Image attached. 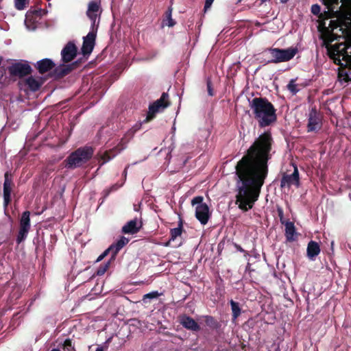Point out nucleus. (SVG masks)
I'll list each match as a JSON object with an SVG mask.
<instances>
[{
	"instance_id": "c756f323",
	"label": "nucleus",
	"mask_w": 351,
	"mask_h": 351,
	"mask_svg": "<svg viewBox=\"0 0 351 351\" xmlns=\"http://www.w3.org/2000/svg\"><path fill=\"white\" fill-rule=\"evenodd\" d=\"M28 3V0H14L15 8L19 10H23Z\"/></svg>"
},
{
	"instance_id": "37998d69",
	"label": "nucleus",
	"mask_w": 351,
	"mask_h": 351,
	"mask_svg": "<svg viewBox=\"0 0 351 351\" xmlns=\"http://www.w3.org/2000/svg\"><path fill=\"white\" fill-rule=\"evenodd\" d=\"M51 351H60V350L59 349L54 348V349H52Z\"/></svg>"
},
{
	"instance_id": "6e6552de",
	"label": "nucleus",
	"mask_w": 351,
	"mask_h": 351,
	"mask_svg": "<svg viewBox=\"0 0 351 351\" xmlns=\"http://www.w3.org/2000/svg\"><path fill=\"white\" fill-rule=\"evenodd\" d=\"M168 98V94L164 93L159 99L156 100L154 104L149 106L147 117V121L152 119L156 113L163 110L169 106Z\"/></svg>"
},
{
	"instance_id": "a211bd4d",
	"label": "nucleus",
	"mask_w": 351,
	"mask_h": 351,
	"mask_svg": "<svg viewBox=\"0 0 351 351\" xmlns=\"http://www.w3.org/2000/svg\"><path fill=\"white\" fill-rule=\"evenodd\" d=\"M99 12V4L96 1H91L89 3L88 6V10L86 14L90 20L93 23V25H95L98 14Z\"/></svg>"
},
{
	"instance_id": "c03bdc74",
	"label": "nucleus",
	"mask_w": 351,
	"mask_h": 351,
	"mask_svg": "<svg viewBox=\"0 0 351 351\" xmlns=\"http://www.w3.org/2000/svg\"><path fill=\"white\" fill-rule=\"evenodd\" d=\"M3 0H0V3Z\"/></svg>"
},
{
	"instance_id": "f3484780",
	"label": "nucleus",
	"mask_w": 351,
	"mask_h": 351,
	"mask_svg": "<svg viewBox=\"0 0 351 351\" xmlns=\"http://www.w3.org/2000/svg\"><path fill=\"white\" fill-rule=\"evenodd\" d=\"M142 226V223L138 219H134L128 221L122 228V232L125 234H135L138 232Z\"/></svg>"
},
{
	"instance_id": "4468645a",
	"label": "nucleus",
	"mask_w": 351,
	"mask_h": 351,
	"mask_svg": "<svg viewBox=\"0 0 351 351\" xmlns=\"http://www.w3.org/2000/svg\"><path fill=\"white\" fill-rule=\"evenodd\" d=\"M9 71L13 75L23 77L31 72V67L27 62H16L9 68Z\"/></svg>"
},
{
	"instance_id": "f8f14e48",
	"label": "nucleus",
	"mask_w": 351,
	"mask_h": 351,
	"mask_svg": "<svg viewBox=\"0 0 351 351\" xmlns=\"http://www.w3.org/2000/svg\"><path fill=\"white\" fill-rule=\"evenodd\" d=\"M299 172L298 168L294 167V171L291 174H285L281 180L282 188H290L291 186H299Z\"/></svg>"
},
{
	"instance_id": "4be33fe9",
	"label": "nucleus",
	"mask_w": 351,
	"mask_h": 351,
	"mask_svg": "<svg viewBox=\"0 0 351 351\" xmlns=\"http://www.w3.org/2000/svg\"><path fill=\"white\" fill-rule=\"evenodd\" d=\"M320 252L319 244L315 241H310L307 246V256L311 260H314Z\"/></svg>"
},
{
	"instance_id": "20e7f679",
	"label": "nucleus",
	"mask_w": 351,
	"mask_h": 351,
	"mask_svg": "<svg viewBox=\"0 0 351 351\" xmlns=\"http://www.w3.org/2000/svg\"><path fill=\"white\" fill-rule=\"evenodd\" d=\"M93 154L91 147L80 148L68 157L66 167L70 169L80 167L92 157Z\"/></svg>"
},
{
	"instance_id": "ddd939ff",
	"label": "nucleus",
	"mask_w": 351,
	"mask_h": 351,
	"mask_svg": "<svg viewBox=\"0 0 351 351\" xmlns=\"http://www.w3.org/2000/svg\"><path fill=\"white\" fill-rule=\"evenodd\" d=\"M44 82L42 77L29 76L21 81V84L31 91L38 90Z\"/></svg>"
},
{
	"instance_id": "c9c22d12",
	"label": "nucleus",
	"mask_w": 351,
	"mask_h": 351,
	"mask_svg": "<svg viewBox=\"0 0 351 351\" xmlns=\"http://www.w3.org/2000/svg\"><path fill=\"white\" fill-rule=\"evenodd\" d=\"M158 295V292H156H156H152V293H149L145 294L144 295V299H145V298H149V299L155 298Z\"/></svg>"
},
{
	"instance_id": "2eb2a0df",
	"label": "nucleus",
	"mask_w": 351,
	"mask_h": 351,
	"mask_svg": "<svg viewBox=\"0 0 351 351\" xmlns=\"http://www.w3.org/2000/svg\"><path fill=\"white\" fill-rule=\"evenodd\" d=\"M96 34L94 32H90L84 37L83 45L82 47V53L84 56L89 55L92 52L95 40Z\"/></svg>"
},
{
	"instance_id": "5701e85b",
	"label": "nucleus",
	"mask_w": 351,
	"mask_h": 351,
	"mask_svg": "<svg viewBox=\"0 0 351 351\" xmlns=\"http://www.w3.org/2000/svg\"><path fill=\"white\" fill-rule=\"evenodd\" d=\"M180 323L184 328L187 329L192 330H197L199 329V326L197 322L193 319L188 316L182 317L181 318Z\"/></svg>"
},
{
	"instance_id": "aec40b11",
	"label": "nucleus",
	"mask_w": 351,
	"mask_h": 351,
	"mask_svg": "<svg viewBox=\"0 0 351 351\" xmlns=\"http://www.w3.org/2000/svg\"><path fill=\"white\" fill-rule=\"evenodd\" d=\"M129 242V239L121 237L115 243L109 247L112 253V258H114L117 254Z\"/></svg>"
},
{
	"instance_id": "9b49d317",
	"label": "nucleus",
	"mask_w": 351,
	"mask_h": 351,
	"mask_svg": "<svg viewBox=\"0 0 351 351\" xmlns=\"http://www.w3.org/2000/svg\"><path fill=\"white\" fill-rule=\"evenodd\" d=\"M42 10L28 11L25 14V25L29 30H34L41 17Z\"/></svg>"
},
{
	"instance_id": "39448f33",
	"label": "nucleus",
	"mask_w": 351,
	"mask_h": 351,
	"mask_svg": "<svg viewBox=\"0 0 351 351\" xmlns=\"http://www.w3.org/2000/svg\"><path fill=\"white\" fill-rule=\"evenodd\" d=\"M324 6L328 9V14L332 13L337 17H341L346 14H349L348 10H351V0H321Z\"/></svg>"
},
{
	"instance_id": "f704fd0d",
	"label": "nucleus",
	"mask_w": 351,
	"mask_h": 351,
	"mask_svg": "<svg viewBox=\"0 0 351 351\" xmlns=\"http://www.w3.org/2000/svg\"><path fill=\"white\" fill-rule=\"evenodd\" d=\"M167 21H168L167 25L169 27H172L175 25V23L173 22V21L171 18V10H169L167 12Z\"/></svg>"
},
{
	"instance_id": "b1692460",
	"label": "nucleus",
	"mask_w": 351,
	"mask_h": 351,
	"mask_svg": "<svg viewBox=\"0 0 351 351\" xmlns=\"http://www.w3.org/2000/svg\"><path fill=\"white\" fill-rule=\"evenodd\" d=\"M285 235L288 241H293L295 239V229L293 222L287 221L285 223Z\"/></svg>"
},
{
	"instance_id": "f03ea898",
	"label": "nucleus",
	"mask_w": 351,
	"mask_h": 351,
	"mask_svg": "<svg viewBox=\"0 0 351 351\" xmlns=\"http://www.w3.org/2000/svg\"><path fill=\"white\" fill-rule=\"evenodd\" d=\"M324 13H320L321 8L318 4L311 6V12L319 17V29L321 32V37L327 49L329 57L333 60L335 64L342 66H351V43L346 42H338L334 45L332 41L337 39L333 31L338 27L341 29V26L351 24V10H348V16L337 17L330 13L328 14V9L325 6Z\"/></svg>"
},
{
	"instance_id": "393cba45",
	"label": "nucleus",
	"mask_w": 351,
	"mask_h": 351,
	"mask_svg": "<svg viewBox=\"0 0 351 351\" xmlns=\"http://www.w3.org/2000/svg\"><path fill=\"white\" fill-rule=\"evenodd\" d=\"M123 149V146H121V147L119 148L118 152H115L114 150H110L109 152H106L105 153L102 154L101 156V159L103 160L102 164H104L109 160H110L112 158H114L118 152H119L121 149Z\"/></svg>"
},
{
	"instance_id": "f257e3e1",
	"label": "nucleus",
	"mask_w": 351,
	"mask_h": 351,
	"mask_svg": "<svg viewBox=\"0 0 351 351\" xmlns=\"http://www.w3.org/2000/svg\"><path fill=\"white\" fill-rule=\"evenodd\" d=\"M271 143L270 133L265 132L260 135L236 166L238 178L236 203L243 211L251 209L258 200L267 174V162Z\"/></svg>"
},
{
	"instance_id": "9d476101",
	"label": "nucleus",
	"mask_w": 351,
	"mask_h": 351,
	"mask_svg": "<svg viewBox=\"0 0 351 351\" xmlns=\"http://www.w3.org/2000/svg\"><path fill=\"white\" fill-rule=\"evenodd\" d=\"M29 212L25 211L23 213L21 221H20V230L19 232V235L17 237V241L19 243L23 241L29 230L30 228V219H29Z\"/></svg>"
},
{
	"instance_id": "473e14b6",
	"label": "nucleus",
	"mask_w": 351,
	"mask_h": 351,
	"mask_svg": "<svg viewBox=\"0 0 351 351\" xmlns=\"http://www.w3.org/2000/svg\"><path fill=\"white\" fill-rule=\"evenodd\" d=\"M141 127V125H136L134 128H132L130 130H129L127 134H125V138H127V141H128L130 138H131L132 137V136L134 135V132L136 131H137Z\"/></svg>"
},
{
	"instance_id": "72a5a7b5",
	"label": "nucleus",
	"mask_w": 351,
	"mask_h": 351,
	"mask_svg": "<svg viewBox=\"0 0 351 351\" xmlns=\"http://www.w3.org/2000/svg\"><path fill=\"white\" fill-rule=\"evenodd\" d=\"M109 265H110V263L108 262L106 264H105L104 266H101L97 271V275H99V276L104 275L105 274V272L107 271V269H108Z\"/></svg>"
},
{
	"instance_id": "e433bc0d",
	"label": "nucleus",
	"mask_w": 351,
	"mask_h": 351,
	"mask_svg": "<svg viewBox=\"0 0 351 351\" xmlns=\"http://www.w3.org/2000/svg\"><path fill=\"white\" fill-rule=\"evenodd\" d=\"M207 88H208V93L210 96H213L214 95L213 90L211 87V84L210 81H208L207 82Z\"/></svg>"
},
{
	"instance_id": "1a4fd4ad",
	"label": "nucleus",
	"mask_w": 351,
	"mask_h": 351,
	"mask_svg": "<svg viewBox=\"0 0 351 351\" xmlns=\"http://www.w3.org/2000/svg\"><path fill=\"white\" fill-rule=\"evenodd\" d=\"M322 125L321 114L315 108H312L308 114V132L318 131L321 128Z\"/></svg>"
},
{
	"instance_id": "4c0bfd02",
	"label": "nucleus",
	"mask_w": 351,
	"mask_h": 351,
	"mask_svg": "<svg viewBox=\"0 0 351 351\" xmlns=\"http://www.w3.org/2000/svg\"><path fill=\"white\" fill-rule=\"evenodd\" d=\"M109 252H111L110 250H109V248L107 249L103 254H101L98 258H97V261H101L107 254Z\"/></svg>"
},
{
	"instance_id": "7c9ffc66",
	"label": "nucleus",
	"mask_w": 351,
	"mask_h": 351,
	"mask_svg": "<svg viewBox=\"0 0 351 351\" xmlns=\"http://www.w3.org/2000/svg\"><path fill=\"white\" fill-rule=\"evenodd\" d=\"M339 77L341 80H343L345 82L351 81V71H341L339 73Z\"/></svg>"
},
{
	"instance_id": "6ab92c4d",
	"label": "nucleus",
	"mask_w": 351,
	"mask_h": 351,
	"mask_svg": "<svg viewBox=\"0 0 351 351\" xmlns=\"http://www.w3.org/2000/svg\"><path fill=\"white\" fill-rule=\"evenodd\" d=\"M12 191V182L9 178L8 173H5V181L3 184V199L4 205L7 206L10 201V195Z\"/></svg>"
},
{
	"instance_id": "7ed1b4c3",
	"label": "nucleus",
	"mask_w": 351,
	"mask_h": 351,
	"mask_svg": "<svg viewBox=\"0 0 351 351\" xmlns=\"http://www.w3.org/2000/svg\"><path fill=\"white\" fill-rule=\"evenodd\" d=\"M250 106L261 127L268 126L276 121V110L266 99L254 98Z\"/></svg>"
},
{
	"instance_id": "0eeeda50",
	"label": "nucleus",
	"mask_w": 351,
	"mask_h": 351,
	"mask_svg": "<svg viewBox=\"0 0 351 351\" xmlns=\"http://www.w3.org/2000/svg\"><path fill=\"white\" fill-rule=\"evenodd\" d=\"M298 49L295 47H290L285 49H271L270 53L272 57V62L278 63L287 62L291 60L297 53Z\"/></svg>"
},
{
	"instance_id": "58836bf2",
	"label": "nucleus",
	"mask_w": 351,
	"mask_h": 351,
	"mask_svg": "<svg viewBox=\"0 0 351 351\" xmlns=\"http://www.w3.org/2000/svg\"><path fill=\"white\" fill-rule=\"evenodd\" d=\"M214 0H206L205 5H204V9L207 10L210 8L212 3H213Z\"/></svg>"
},
{
	"instance_id": "c85d7f7f",
	"label": "nucleus",
	"mask_w": 351,
	"mask_h": 351,
	"mask_svg": "<svg viewBox=\"0 0 351 351\" xmlns=\"http://www.w3.org/2000/svg\"><path fill=\"white\" fill-rule=\"evenodd\" d=\"M182 234V227L175 228L171 230V239L166 245H169L171 241H174L178 237H180Z\"/></svg>"
},
{
	"instance_id": "ea45409f",
	"label": "nucleus",
	"mask_w": 351,
	"mask_h": 351,
	"mask_svg": "<svg viewBox=\"0 0 351 351\" xmlns=\"http://www.w3.org/2000/svg\"><path fill=\"white\" fill-rule=\"evenodd\" d=\"M278 213H279V217H280V220H282V216H283V212L281 209H279Z\"/></svg>"
},
{
	"instance_id": "dca6fc26",
	"label": "nucleus",
	"mask_w": 351,
	"mask_h": 351,
	"mask_svg": "<svg viewBox=\"0 0 351 351\" xmlns=\"http://www.w3.org/2000/svg\"><path fill=\"white\" fill-rule=\"evenodd\" d=\"M62 59L64 62L72 61L77 54V48L74 43H69L62 50Z\"/></svg>"
},
{
	"instance_id": "a878e982",
	"label": "nucleus",
	"mask_w": 351,
	"mask_h": 351,
	"mask_svg": "<svg viewBox=\"0 0 351 351\" xmlns=\"http://www.w3.org/2000/svg\"><path fill=\"white\" fill-rule=\"evenodd\" d=\"M288 90L293 95L300 90V86L296 84V80L291 79L287 86Z\"/></svg>"
},
{
	"instance_id": "bb28decb",
	"label": "nucleus",
	"mask_w": 351,
	"mask_h": 351,
	"mask_svg": "<svg viewBox=\"0 0 351 351\" xmlns=\"http://www.w3.org/2000/svg\"><path fill=\"white\" fill-rule=\"evenodd\" d=\"M71 71L69 65L62 64L55 69V73L58 76H63Z\"/></svg>"
},
{
	"instance_id": "79ce46f5",
	"label": "nucleus",
	"mask_w": 351,
	"mask_h": 351,
	"mask_svg": "<svg viewBox=\"0 0 351 351\" xmlns=\"http://www.w3.org/2000/svg\"><path fill=\"white\" fill-rule=\"evenodd\" d=\"M281 3H286L289 0H280Z\"/></svg>"
},
{
	"instance_id": "412c9836",
	"label": "nucleus",
	"mask_w": 351,
	"mask_h": 351,
	"mask_svg": "<svg viewBox=\"0 0 351 351\" xmlns=\"http://www.w3.org/2000/svg\"><path fill=\"white\" fill-rule=\"evenodd\" d=\"M55 66V64L51 59L45 58L41 60H39L36 63V67L40 73H45L51 69H53Z\"/></svg>"
},
{
	"instance_id": "423d86ee",
	"label": "nucleus",
	"mask_w": 351,
	"mask_h": 351,
	"mask_svg": "<svg viewBox=\"0 0 351 351\" xmlns=\"http://www.w3.org/2000/svg\"><path fill=\"white\" fill-rule=\"evenodd\" d=\"M191 204L195 206V217L202 225H206L210 217V213L208 206L204 202L202 196H196L191 200Z\"/></svg>"
},
{
	"instance_id": "a19ab883",
	"label": "nucleus",
	"mask_w": 351,
	"mask_h": 351,
	"mask_svg": "<svg viewBox=\"0 0 351 351\" xmlns=\"http://www.w3.org/2000/svg\"><path fill=\"white\" fill-rule=\"evenodd\" d=\"M95 351H104V349L101 347H98Z\"/></svg>"
},
{
	"instance_id": "cd10ccee",
	"label": "nucleus",
	"mask_w": 351,
	"mask_h": 351,
	"mask_svg": "<svg viewBox=\"0 0 351 351\" xmlns=\"http://www.w3.org/2000/svg\"><path fill=\"white\" fill-rule=\"evenodd\" d=\"M231 309L232 311V316L234 319H236L241 314V308L239 307V303L231 300L230 301Z\"/></svg>"
},
{
	"instance_id": "2f4dec72",
	"label": "nucleus",
	"mask_w": 351,
	"mask_h": 351,
	"mask_svg": "<svg viewBox=\"0 0 351 351\" xmlns=\"http://www.w3.org/2000/svg\"><path fill=\"white\" fill-rule=\"evenodd\" d=\"M63 349L64 351H73V346L70 339H66L63 344Z\"/></svg>"
}]
</instances>
